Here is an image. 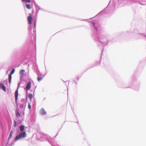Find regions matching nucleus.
Segmentation results:
<instances>
[{
	"label": "nucleus",
	"mask_w": 146,
	"mask_h": 146,
	"mask_svg": "<svg viewBox=\"0 0 146 146\" xmlns=\"http://www.w3.org/2000/svg\"><path fill=\"white\" fill-rule=\"evenodd\" d=\"M26 7L29 9H31V7L30 5L29 4H27L26 5Z\"/></svg>",
	"instance_id": "obj_10"
},
{
	"label": "nucleus",
	"mask_w": 146,
	"mask_h": 146,
	"mask_svg": "<svg viewBox=\"0 0 146 146\" xmlns=\"http://www.w3.org/2000/svg\"><path fill=\"white\" fill-rule=\"evenodd\" d=\"M18 89L16 90V91L15 92V100L16 102H17L18 94Z\"/></svg>",
	"instance_id": "obj_3"
},
{
	"label": "nucleus",
	"mask_w": 146,
	"mask_h": 146,
	"mask_svg": "<svg viewBox=\"0 0 146 146\" xmlns=\"http://www.w3.org/2000/svg\"><path fill=\"white\" fill-rule=\"evenodd\" d=\"M16 115L17 117H20L21 114L18 111H17L16 113Z\"/></svg>",
	"instance_id": "obj_12"
},
{
	"label": "nucleus",
	"mask_w": 146,
	"mask_h": 146,
	"mask_svg": "<svg viewBox=\"0 0 146 146\" xmlns=\"http://www.w3.org/2000/svg\"><path fill=\"white\" fill-rule=\"evenodd\" d=\"M93 25L94 27L95 28V29L96 30H97V28L96 27H95V23H93Z\"/></svg>",
	"instance_id": "obj_17"
},
{
	"label": "nucleus",
	"mask_w": 146,
	"mask_h": 146,
	"mask_svg": "<svg viewBox=\"0 0 146 146\" xmlns=\"http://www.w3.org/2000/svg\"><path fill=\"white\" fill-rule=\"evenodd\" d=\"M31 105H30L29 104L28 105V108L30 110L31 109Z\"/></svg>",
	"instance_id": "obj_18"
},
{
	"label": "nucleus",
	"mask_w": 146,
	"mask_h": 146,
	"mask_svg": "<svg viewBox=\"0 0 146 146\" xmlns=\"http://www.w3.org/2000/svg\"><path fill=\"white\" fill-rule=\"evenodd\" d=\"M32 17L31 15L29 16L27 18V20L29 23L30 25L32 24Z\"/></svg>",
	"instance_id": "obj_2"
},
{
	"label": "nucleus",
	"mask_w": 146,
	"mask_h": 146,
	"mask_svg": "<svg viewBox=\"0 0 146 146\" xmlns=\"http://www.w3.org/2000/svg\"><path fill=\"white\" fill-rule=\"evenodd\" d=\"M23 2L30 3L31 2L30 0H22Z\"/></svg>",
	"instance_id": "obj_13"
},
{
	"label": "nucleus",
	"mask_w": 146,
	"mask_h": 146,
	"mask_svg": "<svg viewBox=\"0 0 146 146\" xmlns=\"http://www.w3.org/2000/svg\"><path fill=\"white\" fill-rule=\"evenodd\" d=\"M12 78V75L9 74V83H11Z\"/></svg>",
	"instance_id": "obj_8"
},
{
	"label": "nucleus",
	"mask_w": 146,
	"mask_h": 146,
	"mask_svg": "<svg viewBox=\"0 0 146 146\" xmlns=\"http://www.w3.org/2000/svg\"><path fill=\"white\" fill-rule=\"evenodd\" d=\"M14 126L15 127H16V122L15 121V124Z\"/></svg>",
	"instance_id": "obj_19"
},
{
	"label": "nucleus",
	"mask_w": 146,
	"mask_h": 146,
	"mask_svg": "<svg viewBox=\"0 0 146 146\" xmlns=\"http://www.w3.org/2000/svg\"><path fill=\"white\" fill-rule=\"evenodd\" d=\"M26 136V133L25 131H23L20 133L19 134L16 136L15 138V140L17 141L22 138H24Z\"/></svg>",
	"instance_id": "obj_1"
},
{
	"label": "nucleus",
	"mask_w": 146,
	"mask_h": 146,
	"mask_svg": "<svg viewBox=\"0 0 146 146\" xmlns=\"http://www.w3.org/2000/svg\"><path fill=\"white\" fill-rule=\"evenodd\" d=\"M15 70L14 69H13L12 70V71H11L10 74H11L12 75L14 73V72H15Z\"/></svg>",
	"instance_id": "obj_15"
},
{
	"label": "nucleus",
	"mask_w": 146,
	"mask_h": 146,
	"mask_svg": "<svg viewBox=\"0 0 146 146\" xmlns=\"http://www.w3.org/2000/svg\"><path fill=\"white\" fill-rule=\"evenodd\" d=\"M25 129V126L24 125H22L20 127V131L22 132H23V131Z\"/></svg>",
	"instance_id": "obj_7"
},
{
	"label": "nucleus",
	"mask_w": 146,
	"mask_h": 146,
	"mask_svg": "<svg viewBox=\"0 0 146 146\" xmlns=\"http://www.w3.org/2000/svg\"><path fill=\"white\" fill-rule=\"evenodd\" d=\"M2 88L4 91L6 90V88L5 86L3 84L0 83V88Z\"/></svg>",
	"instance_id": "obj_6"
},
{
	"label": "nucleus",
	"mask_w": 146,
	"mask_h": 146,
	"mask_svg": "<svg viewBox=\"0 0 146 146\" xmlns=\"http://www.w3.org/2000/svg\"><path fill=\"white\" fill-rule=\"evenodd\" d=\"M34 27H36V22H35V23Z\"/></svg>",
	"instance_id": "obj_20"
},
{
	"label": "nucleus",
	"mask_w": 146,
	"mask_h": 146,
	"mask_svg": "<svg viewBox=\"0 0 146 146\" xmlns=\"http://www.w3.org/2000/svg\"><path fill=\"white\" fill-rule=\"evenodd\" d=\"M24 72L25 70H21L20 71V74L21 75H23V73Z\"/></svg>",
	"instance_id": "obj_9"
},
{
	"label": "nucleus",
	"mask_w": 146,
	"mask_h": 146,
	"mask_svg": "<svg viewBox=\"0 0 146 146\" xmlns=\"http://www.w3.org/2000/svg\"><path fill=\"white\" fill-rule=\"evenodd\" d=\"M29 97L31 99L33 98V95L32 94H30L29 95Z\"/></svg>",
	"instance_id": "obj_14"
},
{
	"label": "nucleus",
	"mask_w": 146,
	"mask_h": 146,
	"mask_svg": "<svg viewBox=\"0 0 146 146\" xmlns=\"http://www.w3.org/2000/svg\"><path fill=\"white\" fill-rule=\"evenodd\" d=\"M31 86V82H29L26 86V88L27 90L30 89Z\"/></svg>",
	"instance_id": "obj_5"
},
{
	"label": "nucleus",
	"mask_w": 146,
	"mask_h": 146,
	"mask_svg": "<svg viewBox=\"0 0 146 146\" xmlns=\"http://www.w3.org/2000/svg\"><path fill=\"white\" fill-rule=\"evenodd\" d=\"M40 113L42 115H45L46 114V111L43 108L41 109V110L40 111Z\"/></svg>",
	"instance_id": "obj_4"
},
{
	"label": "nucleus",
	"mask_w": 146,
	"mask_h": 146,
	"mask_svg": "<svg viewBox=\"0 0 146 146\" xmlns=\"http://www.w3.org/2000/svg\"><path fill=\"white\" fill-rule=\"evenodd\" d=\"M13 133V132L12 131H11L9 136V138H10L12 136Z\"/></svg>",
	"instance_id": "obj_16"
},
{
	"label": "nucleus",
	"mask_w": 146,
	"mask_h": 146,
	"mask_svg": "<svg viewBox=\"0 0 146 146\" xmlns=\"http://www.w3.org/2000/svg\"><path fill=\"white\" fill-rule=\"evenodd\" d=\"M42 79H43V77L40 78L39 77V76H38V77L37 78L38 81L39 82L42 80Z\"/></svg>",
	"instance_id": "obj_11"
}]
</instances>
